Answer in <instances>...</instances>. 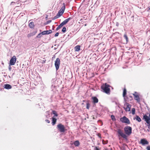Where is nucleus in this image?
<instances>
[{
	"instance_id": "1",
	"label": "nucleus",
	"mask_w": 150,
	"mask_h": 150,
	"mask_svg": "<svg viewBox=\"0 0 150 150\" xmlns=\"http://www.w3.org/2000/svg\"><path fill=\"white\" fill-rule=\"evenodd\" d=\"M109 85L106 83H105L104 84H103L101 88L104 92L108 93L110 91V89L109 88Z\"/></svg>"
},
{
	"instance_id": "2",
	"label": "nucleus",
	"mask_w": 150,
	"mask_h": 150,
	"mask_svg": "<svg viewBox=\"0 0 150 150\" xmlns=\"http://www.w3.org/2000/svg\"><path fill=\"white\" fill-rule=\"evenodd\" d=\"M65 9V6H62L61 9L60 10L58 13L57 14V15L55 16L54 18H57L61 16L63 14Z\"/></svg>"
},
{
	"instance_id": "3",
	"label": "nucleus",
	"mask_w": 150,
	"mask_h": 150,
	"mask_svg": "<svg viewBox=\"0 0 150 150\" xmlns=\"http://www.w3.org/2000/svg\"><path fill=\"white\" fill-rule=\"evenodd\" d=\"M120 120L122 122L127 124H129L130 123V121L129 119L125 116H124L122 117L121 118Z\"/></svg>"
},
{
	"instance_id": "4",
	"label": "nucleus",
	"mask_w": 150,
	"mask_h": 150,
	"mask_svg": "<svg viewBox=\"0 0 150 150\" xmlns=\"http://www.w3.org/2000/svg\"><path fill=\"white\" fill-rule=\"evenodd\" d=\"M124 130L126 134L128 135L130 134L132 132V128L130 127H125L124 128Z\"/></svg>"
},
{
	"instance_id": "5",
	"label": "nucleus",
	"mask_w": 150,
	"mask_h": 150,
	"mask_svg": "<svg viewBox=\"0 0 150 150\" xmlns=\"http://www.w3.org/2000/svg\"><path fill=\"white\" fill-rule=\"evenodd\" d=\"M131 106L129 104L126 103L124 104V108L126 112L129 111Z\"/></svg>"
},
{
	"instance_id": "6",
	"label": "nucleus",
	"mask_w": 150,
	"mask_h": 150,
	"mask_svg": "<svg viewBox=\"0 0 150 150\" xmlns=\"http://www.w3.org/2000/svg\"><path fill=\"white\" fill-rule=\"evenodd\" d=\"M16 60V58L15 56H13L11 59L10 61V65H13L15 64Z\"/></svg>"
},
{
	"instance_id": "7",
	"label": "nucleus",
	"mask_w": 150,
	"mask_h": 150,
	"mask_svg": "<svg viewBox=\"0 0 150 150\" xmlns=\"http://www.w3.org/2000/svg\"><path fill=\"white\" fill-rule=\"evenodd\" d=\"M60 64V59L58 58H57L55 62V66L57 70L59 69Z\"/></svg>"
},
{
	"instance_id": "8",
	"label": "nucleus",
	"mask_w": 150,
	"mask_h": 150,
	"mask_svg": "<svg viewBox=\"0 0 150 150\" xmlns=\"http://www.w3.org/2000/svg\"><path fill=\"white\" fill-rule=\"evenodd\" d=\"M133 95L134 97L135 100L139 103L140 101V99L138 93L136 92H135L133 94Z\"/></svg>"
},
{
	"instance_id": "9",
	"label": "nucleus",
	"mask_w": 150,
	"mask_h": 150,
	"mask_svg": "<svg viewBox=\"0 0 150 150\" xmlns=\"http://www.w3.org/2000/svg\"><path fill=\"white\" fill-rule=\"evenodd\" d=\"M58 128L61 132H64V127L63 125L61 124H59L57 126Z\"/></svg>"
},
{
	"instance_id": "10",
	"label": "nucleus",
	"mask_w": 150,
	"mask_h": 150,
	"mask_svg": "<svg viewBox=\"0 0 150 150\" xmlns=\"http://www.w3.org/2000/svg\"><path fill=\"white\" fill-rule=\"evenodd\" d=\"M117 132L122 137L125 139H127V137L126 135L124 134L120 129H118L117 131Z\"/></svg>"
},
{
	"instance_id": "11",
	"label": "nucleus",
	"mask_w": 150,
	"mask_h": 150,
	"mask_svg": "<svg viewBox=\"0 0 150 150\" xmlns=\"http://www.w3.org/2000/svg\"><path fill=\"white\" fill-rule=\"evenodd\" d=\"M117 132L122 137L125 139H127V137L126 135L124 134L120 129H118L117 131Z\"/></svg>"
},
{
	"instance_id": "12",
	"label": "nucleus",
	"mask_w": 150,
	"mask_h": 150,
	"mask_svg": "<svg viewBox=\"0 0 150 150\" xmlns=\"http://www.w3.org/2000/svg\"><path fill=\"white\" fill-rule=\"evenodd\" d=\"M117 132L122 137L125 139H127V137L126 135L124 134L120 129H118L117 131Z\"/></svg>"
},
{
	"instance_id": "13",
	"label": "nucleus",
	"mask_w": 150,
	"mask_h": 150,
	"mask_svg": "<svg viewBox=\"0 0 150 150\" xmlns=\"http://www.w3.org/2000/svg\"><path fill=\"white\" fill-rule=\"evenodd\" d=\"M144 118L147 123L149 124V126L150 127V116L149 117L146 115H144Z\"/></svg>"
},
{
	"instance_id": "14",
	"label": "nucleus",
	"mask_w": 150,
	"mask_h": 150,
	"mask_svg": "<svg viewBox=\"0 0 150 150\" xmlns=\"http://www.w3.org/2000/svg\"><path fill=\"white\" fill-rule=\"evenodd\" d=\"M71 19V18L69 17L65 20L64 21L62 22L61 24H62V25L63 26L64 25L66 24Z\"/></svg>"
},
{
	"instance_id": "15",
	"label": "nucleus",
	"mask_w": 150,
	"mask_h": 150,
	"mask_svg": "<svg viewBox=\"0 0 150 150\" xmlns=\"http://www.w3.org/2000/svg\"><path fill=\"white\" fill-rule=\"evenodd\" d=\"M71 19V18L69 17L65 20L64 21L62 22L61 24H62V25L63 26L64 25L66 24Z\"/></svg>"
},
{
	"instance_id": "16",
	"label": "nucleus",
	"mask_w": 150,
	"mask_h": 150,
	"mask_svg": "<svg viewBox=\"0 0 150 150\" xmlns=\"http://www.w3.org/2000/svg\"><path fill=\"white\" fill-rule=\"evenodd\" d=\"M71 19V18L69 17L65 20L64 21L62 22L61 24H62V25L63 26L64 25L66 24Z\"/></svg>"
},
{
	"instance_id": "17",
	"label": "nucleus",
	"mask_w": 150,
	"mask_h": 150,
	"mask_svg": "<svg viewBox=\"0 0 150 150\" xmlns=\"http://www.w3.org/2000/svg\"><path fill=\"white\" fill-rule=\"evenodd\" d=\"M52 31L51 30H48L44 31L42 32V35H45L46 34H49L51 33Z\"/></svg>"
},
{
	"instance_id": "18",
	"label": "nucleus",
	"mask_w": 150,
	"mask_h": 150,
	"mask_svg": "<svg viewBox=\"0 0 150 150\" xmlns=\"http://www.w3.org/2000/svg\"><path fill=\"white\" fill-rule=\"evenodd\" d=\"M140 143L143 145L148 144V142L144 139H142L141 140Z\"/></svg>"
},
{
	"instance_id": "19",
	"label": "nucleus",
	"mask_w": 150,
	"mask_h": 150,
	"mask_svg": "<svg viewBox=\"0 0 150 150\" xmlns=\"http://www.w3.org/2000/svg\"><path fill=\"white\" fill-rule=\"evenodd\" d=\"M4 88L7 89H11V86L8 84H5L4 86Z\"/></svg>"
},
{
	"instance_id": "20",
	"label": "nucleus",
	"mask_w": 150,
	"mask_h": 150,
	"mask_svg": "<svg viewBox=\"0 0 150 150\" xmlns=\"http://www.w3.org/2000/svg\"><path fill=\"white\" fill-rule=\"evenodd\" d=\"M92 99L93 100V102L94 103H97L98 102V99L95 97H92Z\"/></svg>"
},
{
	"instance_id": "21",
	"label": "nucleus",
	"mask_w": 150,
	"mask_h": 150,
	"mask_svg": "<svg viewBox=\"0 0 150 150\" xmlns=\"http://www.w3.org/2000/svg\"><path fill=\"white\" fill-rule=\"evenodd\" d=\"M75 50L76 51H79L80 49V46L79 45H77L75 47Z\"/></svg>"
},
{
	"instance_id": "22",
	"label": "nucleus",
	"mask_w": 150,
	"mask_h": 150,
	"mask_svg": "<svg viewBox=\"0 0 150 150\" xmlns=\"http://www.w3.org/2000/svg\"><path fill=\"white\" fill-rule=\"evenodd\" d=\"M80 143L78 141H75L74 142V144L75 146H78L79 145Z\"/></svg>"
},
{
	"instance_id": "23",
	"label": "nucleus",
	"mask_w": 150,
	"mask_h": 150,
	"mask_svg": "<svg viewBox=\"0 0 150 150\" xmlns=\"http://www.w3.org/2000/svg\"><path fill=\"white\" fill-rule=\"evenodd\" d=\"M135 119H136L139 122H140L141 121V119L138 116H137L136 117ZM134 119H135V118H134Z\"/></svg>"
},
{
	"instance_id": "24",
	"label": "nucleus",
	"mask_w": 150,
	"mask_h": 150,
	"mask_svg": "<svg viewBox=\"0 0 150 150\" xmlns=\"http://www.w3.org/2000/svg\"><path fill=\"white\" fill-rule=\"evenodd\" d=\"M29 26L30 28H33L34 26L33 22H30L29 24Z\"/></svg>"
},
{
	"instance_id": "25",
	"label": "nucleus",
	"mask_w": 150,
	"mask_h": 150,
	"mask_svg": "<svg viewBox=\"0 0 150 150\" xmlns=\"http://www.w3.org/2000/svg\"><path fill=\"white\" fill-rule=\"evenodd\" d=\"M57 119L56 118L54 117H53L52 118V124L53 125H54L56 123V122Z\"/></svg>"
},
{
	"instance_id": "26",
	"label": "nucleus",
	"mask_w": 150,
	"mask_h": 150,
	"mask_svg": "<svg viewBox=\"0 0 150 150\" xmlns=\"http://www.w3.org/2000/svg\"><path fill=\"white\" fill-rule=\"evenodd\" d=\"M126 92H127V91H126V89L125 88L123 90V96L124 97L125 96V95L126 94Z\"/></svg>"
},
{
	"instance_id": "27",
	"label": "nucleus",
	"mask_w": 150,
	"mask_h": 150,
	"mask_svg": "<svg viewBox=\"0 0 150 150\" xmlns=\"http://www.w3.org/2000/svg\"><path fill=\"white\" fill-rule=\"evenodd\" d=\"M63 26L62 25V24L61 23L59 26L56 29V30H57L59 29H60Z\"/></svg>"
},
{
	"instance_id": "28",
	"label": "nucleus",
	"mask_w": 150,
	"mask_h": 150,
	"mask_svg": "<svg viewBox=\"0 0 150 150\" xmlns=\"http://www.w3.org/2000/svg\"><path fill=\"white\" fill-rule=\"evenodd\" d=\"M36 32H35L34 33H32V34H28V37H29L32 36H33V35H34L36 33Z\"/></svg>"
},
{
	"instance_id": "29",
	"label": "nucleus",
	"mask_w": 150,
	"mask_h": 150,
	"mask_svg": "<svg viewBox=\"0 0 150 150\" xmlns=\"http://www.w3.org/2000/svg\"><path fill=\"white\" fill-rule=\"evenodd\" d=\"M124 37L126 40V42H127L128 41V38L126 35L125 34L124 35Z\"/></svg>"
},
{
	"instance_id": "30",
	"label": "nucleus",
	"mask_w": 150,
	"mask_h": 150,
	"mask_svg": "<svg viewBox=\"0 0 150 150\" xmlns=\"http://www.w3.org/2000/svg\"><path fill=\"white\" fill-rule=\"evenodd\" d=\"M135 109L134 108H133L132 109V113L133 114H135Z\"/></svg>"
},
{
	"instance_id": "31",
	"label": "nucleus",
	"mask_w": 150,
	"mask_h": 150,
	"mask_svg": "<svg viewBox=\"0 0 150 150\" xmlns=\"http://www.w3.org/2000/svg\"><path fill=\"white\" fill-rule=\"evenodd\" d=\"M66 31V28L65 27H64L62 29V31L64 33Z\"/></svg>"
},
{
	"instance_id": "32",
	"label": "nucleus",
	"mask_w": 150,
	"mask_h": 150,
	"mask_svg": "<svg viewBox=\"0 0 150 150\" xmlns=\"http://www.w3.org/2000/svg\"><path fill=\"white\" fill-rule=\"evenodd\" d=\"M42 32L41 33H39L37 35V38H40L41 37H42Z\"/></svg>"
},
{
	"instance_id": "33",
	"label": "nucleus",
	"mask_w": 150,
	"mask_h": 150,
	"mask_svg": "<svg viewBox=\"0 0 150 150\" xmlns=\"http://www.w3.org/2000/svg\"><path fill=\"white\" fill-rule=\"evenodd\" d=\"M111 117L112 120H115V117L113 115H112L111 116Z\"/></svg>"
},
{
	"instance_id": "34",
	"label": "nucleus",
	"mask_w": 150,
	"mask_h": 150,
	"mask_svg": "<svg viewBox=\"0 0 150 150\" xmlns=\"http://www.w3.org/2000/svg\"><path fill=\"white\" fill-rule=\"evenodd\" d=\"M54 115L55 116H57V114L56 112L55 111H52Z\"/></svg>"
},
{
	"instance_id": "35",
	"label": "nucleus",
	"mask_w": 150,
	"mask_h": 150,
	"mask_svg": "<svg viewBox=\"0 0 150 150\" xmlns=\"http://www.w3.org/2000/svg\"><path fill=\"white\" fill-rule=\"evenodd\" d=\"M11 65H10V64H9V67H8V69H9V70L10 71H11Z\"/></svg>"
},
{
	"instance_id": "36",
	"label": "nucleus",
	"mask_w": 150,
	"mask_h": 150,
	"mask_svg": "<svg viewBox=\"0 0 150 150\" xmlns=\"http://www.w3.org/2000/svg\"><path fill=\"white\" fill-rule=\"evenodd\" d=\"M147 150H150V146H148L147 147Z\"/></svg>"
},
{
	"instance_id": "37",
	"label": "nucleus",
	"mask_w": 150,
	"mask_h": 150,
	"mask_svg": "<svg viewBox=\"0 0 150 150\" xmlns=\"http://www.w3.org/2000/svg\"><path fill=\"white\" fill-rule=\"evenodd\" d=\"M59 35V33H56V34H55V37H57V36Z\"/></svg>"
},
{
	"instance_id": "38",
	"label": "nucleus",
	"mask_w": 150,
	"mask_h": 150,
	"mask_svg": "<svg viewBox=\"0 0 150 150\" xmlns=\"http://www.w3.org/2000/svg\"><path fill=\"white\" fill-rule=\"evenodd\" d=\"M86 108H87V109H88L89 108V104H88L87 103V106H86Z\"/></svg>"
},
{
	"instance_id": "39",
	"label": "nucleus",
	"mask_w": 150,
	"mask_h": 150,
	"mask_svg": "<svg viewBox=\"0 0 150 150\" xmlns=\"http://www.w3.org/2000/svg\"><path fill=\"white\" fill-rule=\"evenodd\" d=\"M45 121L47 122L48 123L50 122V121L48 120H45Z\"/></svg>"
},
{
	"instance_id": "40",
	"label": "nucleus",
	"mask_w": 150,
	"mask_h": 150,
	"mask_svg": "<svg viewBox=\"0 0 150 150\" xmlns=\"http://www.w3.org/2000/svg\"><path fill=\"white\" fill-rule=\"evenodd\" d=\"M95 150H100L99 148H98L97 147H96L95 149Z\"/></svg>"
},
{
	"instance_id": "41",
	"label": "nucleus",
	"mask_w": 150,
	"mask_h": 150,
	"mask_svg": "<svg viewBox=\"0 0 150 150\" xmlns=\"http://www.w3.org/2000/svg\"><path fill=\"white\" fill-rule=\"evenodd\" d=\"M45 61H46V60L45 59H44V60H43V62H42V63H45Z\"/></svg>"
},
{
	"instance_id": "42",
	"label": "nucleus",
	"mask_w": 150,
	"mask_h": 150,
	"mask_svg": "<svg viewBox=\"0 0 150 150\" xmlns=\"http://www.w3.org/2000/svg\"><path fill=\"white\" fill-rule=\"evenodd\" d=\"M13 3H14V2H12L11 3V4H13Z\"/></svg>"
},
{
	"instance_id": "43",
	"label": "nucleus",
	"mask_w": 150,
	"mask_h": 150,
	"mask_svg": "<svg viewBox=\"0 0 150 150\" xmlns=\"http://www.w3.org/2000/svg\"><path fill=\"white\" fill-rule=\"evenodd\" d=\"M149 10H150V8H149Z\"/></svg>"
}]
</instances>
